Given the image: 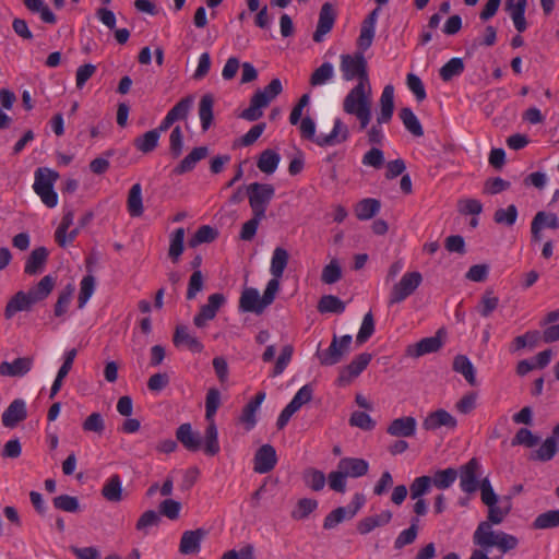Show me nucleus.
<instances>
[{
    "label": "nucleus",
    "mask_w": 559,
    "mask_h": 559,
    "mask_svg": "<svg viewBox=\"0 0 559 559\" xmlns=\"http://www.w3.org/2000/svg\"><path fill=\"white\" fill-rule=\"evenodd\" d=\"M204 453L210 456L216 455L221 448L218 443V431L214 421H210L204 433Z\"/></svg>",
    "instance_id": "nucleus-41"
},
{
    "label": "nucleus",
    "mask_w": 559,
    "mask_h": 559,
    "mask_svg": "<svg viewBox=\"0 0 559 559\" xmlns=\"http://www.w3.org/2000/svg\"><path fill=\"white\" fill-rule=\"evenodd\" d=\"M511 507V498L503 497L496 504L488 507L487 520L485 522H489L492 525L501 524L506 516L510 513Z\"/></svg>",
    "instance_id": "nucleus-32"
},
{
    "label": "nucleus",
    "mask_w": 559,
    "mask_h": 559,
    "mask_svg": "<svg viewBox=\"0 0 559 559\" xmlns=\"http://www.w3.org/2000/svg\"><path fill=\"white\" fill-rule=\"evenodd\" d=\"M357 130V124L350 127L336 117L333 120V128L323 140H347L353 135V131Z\"/></svg>",
    "instance_id": "nucleus-40"
},
{
    "label": "nucleus",
    "mask_w": 559,
    "mask_h": 559,
    "mask_svg": "<svg viewBox=\"0 0 559 559\" xmlns=\"http://www.w3.org/2000/svg\"><path fill=\"white\" fill-rule=\"evenodd\" d=\"M335 17L336 14L333 5L325 2L320 9L317 28L313 33V40L316 43H321L324 36L331 32L335 23Z\"/></svg>",
    "instance_id": "nucleus-13"
},
{
    "label": "nucleus",
    "mask_w": 559,
    "mask_h": 559,
    "mask_svg": "<svg viewBox=\"0 0 559 559\" xmlns=\"http://www.w3.org/2000/svg\"><path fill=\"white\" fill-rule=\"evenodd\" d=\"M480 464L477 459L473 457L467 463L462 465L457 471L460 476V487L466 493H473L478 489L480 481H478V474Z\"/></svg>",
    "instance_id": "nucleus-9"
},
{
    "label": "nucleus",
    "mask_w": 559,
    "mask_h": 559,
    "mask_svg": "<svg viewBox=\"0 0 559 559\" xmlns=\"http://www.w3.org/2000/svg\"><path fill=\"white\" fill-rule=\"evenodd\" d=\"M374 332V319L371 311L364 316L360 329L356 336V342L361 345L366 343Z\"/></svg>",
    "instance_id": "nucleus-56"
},
{
    "label": "nucleus",
    "mask_w": 559,
    "mask_h": 559,
    "mask_svg": "<svg viewBox=\"0 0 559 559\" xmlns=\"http://www.w3.org/2000/svg\"><path fill=\"white\" fill-rule=\"evenodd\" d=\"M394 107V86L389 84L385 85L381 92L377 115H380V119L382 120L385 118L392 119Z\"/></svg>",
    "instance_id": "nucleus-35"
},
{
    "label": "nucleus",
    "mask_w": 559,
    "mask_h": 559,
    "mask_svg": "<svg viewBox=\"0 0 559 559\" xmlns=\"http://www.w3.org/2000/svg\"><path fill=\"white\" fill-rule=\"evenodd\" d=\"M206 532L202 528L194 531H186L181 535L179 551L182 555L197 554L200 551L201 542L205 537Z\"/></svg>",
    "instance_id": "nucleus-22"
},
{
    "label": "nucleus",
    "mask_w": 559,
    "mask_h": 559,
    "mask_svg": "<svg viewBox=\"0 0 559 559\" xmlns=\"http://www.w3.org/2000/svg\"><path fill=\"white\" fill-rule=\"evenodd\" d=\"M352 335L341 337L334 335L330 346L324 350H317V357L322 366H334L338 364L349 352Z\"/></svg>",
    "instance_id": "nucleus-8"
},
{
    "label": "nucleus",
    "mask_w": 559,
    "mask_h": 559,
    "mask_svg": "<svg viewBox=\"0 0 559 559\" xmlns=\"http://www.w3.org/2000/svg\"><path fill=\"white\" fill-rule=\"evenodd\" d=\"M174 344L187 347L192 353H201L203 350L202 343L194 335L190 334L189 330L185 325H178L174 334Z\"/></svg>",
    "instance_id": "nucleus-26"
},
{
    "label": "nucleus",
    "mask_w": 559,
    "mask_h": 559,
    "mask_svg": "<svg viewBox=\"0 0 559 559\" xmlns=\"http://www.w3.org/2000/svg\"><path fill=\"white\" fill-rule=\"evenodd\" d=\"M24 5L32 13H37L40 15L43 22L48 24L56 23V15L49 9V7L45 3L44 0H24Z\"/></svg>",
    "instance_id": "nucleus-43"
},
{
    "label": "nucleus",
    "mask_w": 559,
    "mask_h": 559,
    "mask_svg": "<svg viewBox=\"0 0 559 559\" xmlns=\"http://www.w3.org/2000/svg\"><path fill=\"white\" fill-rule=\"evenodd\" d=\"M318 507V502L314 499L304 498L300 499L296 506V509L292 512V518L295 520H304L310 513H312Z\"/></svg>",
    "instance_id": "nucleus-60"
},
{
    "label": "nucleus",
    "mask_w": 559,
    "mask_h": 559,
    "mask_svg": "<svg viewBox=\"0 0 559 559\" xmlns=\"http://www.w3.org/2000/svg\"><path fill=\"white\" fill-rule=\"evenodd\" d=\"M264 399H265V392L260 391L243 407L242 413L239 417V420H240V423L246 425L247 430H251L255 426V424H257L255 414H257L258 409L260 408Z\"/></svg>",
    "instance_id": "nucleus-27"
},
{
    "label": "nucleus",
    "mask_w": 559,
    "mask_h": 559,
    "mask_svg": "<svg viewBox=\"0 0 559 559\" xmlns=\"http://www.w3.org/2000/svg\"><path fill=\"white\" fill-rule=\"evenodd\" d=\"M204 288V276L200 270H194L188 283L187 299L192 300Z\"/></svg>",
    "instance_id": "nucleus-62"
},
{
    "label": "nucleus",
    "mask_w": 559,
    "mask_h": 559,
    "mask_svg": "<svg viewBox=\"0 0 559 559\" xmlns=\"http://www.w3.org/2000/svg\"><path fill=\"white\" fill-rule=\"evenodd\" d=\"M335 75L334 66L331 62H323L310 76L311 86H323L332 82Z\"/></svg>",
    "instance_id": "nucleus-38"
},
{
    "label": "nucleus",
    "mask_w": 559,
    "mask_h": 559,
    "mask_svg": "<svg viewBox=\"0 0 559 559\" xmlns=\"http://www.w3.org/2000/svg\"><path fill=\"white\" fill-rule=\"evenodd\" d=\"M380 210V202L376 199H364L355 209V214L358 219L366 221L373 217Z\"/></svg>",
    "instance_id": "nucleus-48"
},
{
    "label": "nucleus",
    "mask_w": 559,
    "mask_h": 559,
    "mask_svg": "<svg viewBox=\"0 0 559 559\" xmlns=\"http://www.w3.org/2000/svg\"><path fill=\"white\" fill-rule=\"evenodd\" d=\"M442 346V342L439 337V332L437 335L431 337H425L416 343L414 346H409L407 349L408 355L413 357H420L426 354L436 353Z\"/></svg>",
    "instance_id": "nucleus-29"
},
{
    "label": "nucleus",
    "mask_w": 559,
    "mask_h": 559,
    "mask_svg": "<svg viewBox=\"0 0 559 559\" xmlns=\"http://www.w3.org/2000/svg\"><path fill=\"white\" fill-rule=\"evenodd\" d=\"M302 479L307 487L314 491H320L324 488L325 476L324 474L316 468H307L304 472Z\"/></svg>",
    "instance_id": "nucleus-54"
},
{
    "label": "nucleus",
    "mask_w": 559,
    "mask_h": 559,
    "mask_svg": "<svg viewBox=\"0 0 559 559\" xmlns=\"http://www.w3.org/2000/svg\"><path fill=\"white\" fill-rule=\"evenodd\" d=\"M74 286L72 284H68L60 293L55 305V316L62 317L67 313L68 307L72 300V296L74 293Z\"/></svg>",
    "instance_id": "nucleus-53"
},
{
    "label": "nucleus",
    "mask_w": 559,
    "mask_h": 559,
    "mask_svg": "<svg viewBox=\"0 0 559 559\" xmlns=\"http://www.w3.org/2000/svg\"><path fill=\"white\" fill-rule=\"evenodd\" d=\"M56 285V277L51 275H45L35 286L29 288L27 292L34 301V304H38L45 300L50 293L52 292Z\"/></svg>",
    "instance_id": "nucleus-33"
},
{
    "label": "nucleus",
    "mask_w": 559,
    "mask_h": 559,
    "mask_svg": "<svg viewBox=\"0 0 559 559\" xmlns=\"http://www.w3.org/2000/svg\"><path fill=\"white\" fill-rule=\"evenodd\" d=\"M221 405V393L217 389L211 388L206 393L205 399V418L214 421L213 418Z\"/></svg>",
    "instance_id": "nucleus-55"
},
{
    "label": "nucleus",
    "mask_w": 559,
    "mask_h": 559,
    "mask_svg": "<svg viewBox=\"0 0 559 559\" xmlns=\"http://www.w3.org/2000/svg\"><path fill=\"white\" fill-rule=\"evenodd\" d=\"M417 420L415 417L405 416L393 419L386 428V432L395 438H411L415 436Z\"/></svg>",
    "instance_id": "nucleus-16"
},
{
    "label": "nucleus",
    "mask_w": 559,
    "mask_h": 559,
    "mask_svg": "<svg viewBox=\"0 0 559 559\" xmlns=\"http://www.w3.org/2000/svg\"><path fill=\"white\" fill-rule=\"evenodd\" d=\"M34 305L29 294L20 290L8 301L4 309V317L11 319L16 312L29 311Z\"/></svg>",
    "instance_id": "nucleus-24"
},
{
    "label": "nucleus",
    "mask_w": 559,
    "mask_h": 559,
    "mask_svg": "<svg viewBox=\"0 0 559 559\" xmlns=\"http://www.w3.org/2000/svg\"><path fill=\"white\" fill-rule=\"evenodd\" d=\"M213 106V96L211 94L203 95L199 104V118L201 121V127L204 131L207 130L212 123Z\"/></svg>",
    "instance_id": "nucleus-42"
},
{
    "label": "nucleus",
    "mask_w": 559,
    "mask_h": 559,
    "mask_svg": "<svg viewBox=\"0 0 559 559\" xmlns=\"http://www.w3.org/2000/svg\"><path fill=\"white\" fill-rule=\"evenodd\" d=\"M194 104V96L188 95L181 98L165 116L160 122L162 130H168L174 123L185 120L192 109Z\"/></svg>",
    "instance_id": "nucleus-12"
},
{
    "label": "nucleus",
    "mask_w": 559,
    "mask_h": 559,
    "mask_svg": "<svg viewBox=\"0 0 559 559\" xmlns=\"http://www.w3.org/2000/svg\"><path fill=\"white\" fill-rule=\"evenodd\" d=\"M27 417L26 404L23 400H14L3 412L1 421L7 428H14Z\"/></svg>",
    "instance_id": "nucleus-17"
},
{
    "label": "nucleus",
    "mask_w": 559,
    "mask_h": 559,
    "mask_svg": "<svg viewBox=\"0 0 559 559\" xmlns=\"http://www.w3.org/2000/svg\"><path fill=\"white\" fill-rule=\"evenodd\" d=\"M95 290V278L93 275H86L81 281L78 306L82 309Z\"/></svg>",
    "instance_id": "nucleus-59"
},
{
    "label": "nucleus",
    "mask_w": 559,
    "mask_h": 559,
    "mask_svg": "<svg viewBox=\"0 0 559 559\" xmlns=\"http://www.w3.org/2000/svg\"><path fill=\"white\" fill-rule=\"evenodd\" d=\"M253 461V469L255 473L266 474L271 472L277 463V455L274 447L271 444H263L255 452Z\"/></svg>",
    "instance_id": "nucleus-14"
},
{
    "label": "nucleus",
    "mask_w": 559,
    "mask_h": 559,
    "mask_svg": "<svg viewBox=\"0 0 559 559\" xmlns=\"http://www.w3.org/2000/svg\"><path fill=\"white\" fill-rule=\"evenodd\" d=\"M267 306L264 305L263 298L258 289L249 287L245 288L239 298V310L242 312H253L261 314Z\"/></svg>",
    "instance_id": "nucleus-15"
},
{
    "label": "nucleus",
    "mask_w": 559,
    "mask_h": 559,
    "mask_svg": "<svg viewBox=\"0 0 559 559\" xmlns=\"http://www.w3.org/2000/svg\"><path fill=\"white\" fill-rule=\"evenodd\" d=\"M558 452V443L555 438H547L536 450L535 459L542 462L550 461Z\"/></svg>",
    "instance_id": "nucleus-57"
},
{
    "label": "nucleus",
    "mask_w": 559,
    "mask_h": 559,
    "mask_svg": "<svg viewBox=\"0 0 559 559\" xmlns=\"http://www.w3.org/2000/svg\"><path fill=\"white\" fill-rule=\"evenodd\" d=\"M342 109L357 121V131H365L372 119V87L371 85L353 86L345 95Z\"/></svg>",
    "instance_id": "nucleus-2"
},
{
    "label": "nucleus",
    "mask_w": 559,
    "mask_h": 559,
    "mask_svg": "<svg viewBox=\"0 0 559 559\" xmlns=\"http://www.w3.org/2000/svg\"><path fill=\"white\" fill-rule=\"evenodd\" d=\"M423 282V275L418 271L406 272L403 274L401 280L395 283L389 295L388 304L389 306L401 304L406 298L415 293V290L420 286Z\"/></svg>",
    "instance_id": "nucleus-6"
},
{
    "label": "nucleus",
    "mask_w": 559,
    "mask_h": 559,
    "mask_svg": "<svg viewBox=\"0 0 559 559\" xmlns=\"http://www.w3.org/2000/svg\"><path fill=\"white\" fill-rule=\"evenodd\" d=\"M399 118L402 121L405 130L414 138H420L424 135L423 126L418 117L409 107H403L400 109Z\"/></svg>",
    "instance_id": "nucleus-31"
},
{
    "label": "nucleus",
    "mask_w": 559,
    "mask_h": 559,
    "mask_svg": "<svg viewBox=\"0 0 559 559\" xmlns=\"http://www.w3.org/2000/svg\"><path fill=\"white\" fill-rule=\"evenodd\" d=\"M371 359L372 356L369 353H361L356 356L346 367L340 371L337 383L340 385L348 384L367 368Z\"/></svg>",
    "instance_id": "nucleus-11"
},
{
    "label": "nucleus",
    "mask_w": 559,
    "mask_h": 559,
    "mask_svg": "<svg viewBox=\"0 0 559 559\" xmlns=\"http://www.w3.org/2000/svg\"><path fill=\"white\" fill-rule=\"evenodd\" d=\"M176 438L188 451L195 452L201 448V438L198 432L192 430L189 423L177 428Z\"/></svg>",
    "instance_id": "nucleus-28"
},
{
    "label": "nucleus",
    "mask_w": 559,
    "mask_h": 559,
    "mask_svg": "<svg viewBox=\"0 0 559 559\" xmlns=\"http://www.w3.org/2000/svg\"><path fill=\"white\" fill-rule=\"evenodd\" d=\"M559 526V510H549L540 513L533 522L535 530H548Z\"/></svg>",
    "instance_id": "nucleus-51"
},
{
    "label": "nucleus",
    "mask_w": 559,
    "mask_h": 559,
    "mask_svg": "<svg viewBox=\"0 0 559 559\" xmlns=\"http://www.w3.org/2000/svg\"><path fill=\"white\" fill-rule=\"evenodd\" d=\"M53 507L66 512H76L80 508L76 497L69 495H60L53 498Z\"/></svg>",
    "instance_id": "nucleus-64"
},
{
    "label": "nucleus",
    "mask_w": 559,
    "mask_h": 559,
    "mask_svg": "<svg viewBox=\"0 0 559 559\" xmlns=\"http://www.w3.org/2000/svg\"><path fill=\"white\" fill-rule=\"evenodd\" d=\"M283 86L280 79H273L263 88L257 91L250 99V105L241 112V118L248 121H255L263 115V109L282 93Z\"/></svg>",
    "instance_id": "nucleus-4"
},
{
    "label": "nucleus",
    "mask_w": 559,
    "mask_h": 559,
    "mask_svg": "<svg viewBox=\"0 0 559 559\" xmlns=\"http://www.w3.org/2000/svg\"><path fill=\"white\" fill-rule=\"evenodd\" d=\"M288 252L284 248L277 247L273 251L270 272L274 277H282L288 263Z\"/></svg>",
    "instance_id": "nucleus-44"
},
{
    "label": "nucleus",
    "mask_w": 559,
    "mask_h": 559,
    "mask_svg": "<svg viewBox=\"0 0 559 559\" xmlns=\"http://www.w3.org/2000/svg\"><path fill=\"white\" fill-rule=\"evenodd\" d=\"M247 194L252 213L265 216L267 205L275 194V189L270 183L253 182L247 187Z\"/></svg>",
    "instance_id": "nucleus-7"
},
{
    "label": "nucleus",
    "mask_w": 559,
    "mask_h": 559,
    "mask_svg": "<svg viewBox=\"0 0 559 559\" xmlns=\"http://www.w3.org/2000/svg\"><path fill=\"white\" fill-rule=\"evenodd\" d=\"M127 209L132 217H139L143 214L142 187L134 183L128 193Z\"/></svg>",
    "instance_id": "nucleus-37"
},
{
    "label": "nucleus",
    "mask_w": 559,
    "mask_h": 559,
    "mask_svg": "<svg viewBox=\"0 0 559 559\" xmlns=\"http://www.w3.org/2000/svg\"><path fill=\"white\" fill-rule=\"evenodd\" d=\"M499 306V298L492 289H486L477 305V311L483 318H488Z\"/></svg>",
    "instance_id": "nucleus-45"
},
{
    "label": "nucleus",
    "mask_w": 559,
    "mask_h": 559,
    "mask_svg": "<svg viewBox=\"0 0 559 559\" xmlns=\"http://www.w3.org/2000/svg\"><path fill=\"white\" fill-rule=\"evenodd\" d=\"M346 477H361L368 473L369 464L366 460L359 457H343L337 463Z\"/></svg>",
    "instance_id": "nucleus-23"
},
{
    "label": "nucleus",
    "mask_w": 559,
    "mask_h": 559,
    "mask_svg": "<svg viewBox=\"0 0 559 559\" xmlns=\"http://www.w3.org/2000/svg\"><path fill=\"white\" fill-rule=\"evenodd\" d=\"M33 364L34 359L32 357H19L12 362L2 361L0 364V376L23 377L31 371Z\"/></svg>",
    "instance_id": "nucleus-20"
},
{
    "label": "nucleus",
    "mask_w": 559,
    "mask_h": 559,
    "mask_svg": "<svg viewBox=\"0 0 559 559\" xmlns=\"http://www.w3.org/2000/svg\"><path fill=\"white\" fill-rule=\"evenodd\" d=\"M473 543L478 549L473 550L469 559H502V557L489 558L490 548L497 547L506 554L518 547L519 540L515 536L502 531H493L489 522H480L473 534Z\"/></svg>",
    "instance_id": "nucleus-1"
},
{
    "label": "nucleus",
    "mask_w": 559,
    "mask_h": 559,
    "mask_svg": "<svg viewBox=\"0 0 559 559\" xmlns=\"http://www.w3.org/2000/svg\"><path fill=\"white\" fill-rule=\"evenodd\" d=\"M464 69L465 66L462 58L454 57L440 68L439 74L443 82H449L460 76L464 72Z\"/></svg>",
    "instance_id": "nucleus-39"
},
{
    "label": "nucleus",
    "mask_w": 559,
    "mask_h": 559,
    "mask_svg": "<svg viewBox=\"0 0 559 559\" xmlns=\"http://www.w3.org/2000/svg\"><path fill=\"white\" fill-rule=\"evenodd\" d=\"M340 72L345 82L356 81L354 86L371 85L368 62L361 51L342 53L340 56Z\"/></svg>",
    "instance_id": "nucleus-3"
},
{
    "label": "nucleus",
    "mask_w": 559,
    "mask_h": 559,
    "mask_svg": "<svg viewBox=\"0 0 559 559\" xmlns=\"http://www.w3.org/2000/svg\"><path fill=\"white\" fill-rule=\"evenodd\" d=\"M102 496L108 502L117 503L123 499L122 483L118 474L111 475L102 488Z\"/></svg>",
    "instance_id": "nucleus-30"
},
{
    "label": "nucleus",
    "mask_w": 559,
    "mask_h": 559,
    "mask_svg": "<svg viewBox=\"0 0 559 559\" xmlns=\"http://www.w3.org/2000/svg\"><path fill=\"white\" fill-rule=\"evenodd\" d=\"M518 218V209L514 204L509 205L507 209H498L493 214V221L497 224L512 226Z\"/></svg>",
    "instance_id": "nucleus-58"
},
{
    "label": "nucleus",
    "mask_w": 559,
    "mask_h": 559,
    "mask_svg": "<svg viewBox=\"0 0 559 559\" xmlns=\"http://www.w3.org/2000/svg\"><path fill=\"white\" fill-rule=\"evenodd\" d=\"M280 163V155L272 150H265L261 153L257 166L258 168L267 175L273 174Z\"/></svg>",
    "instance_id": "nucleus-49"
},
{
    "label": "nucleus",
    "mask_w": 559,
    "mask_h": 559,
    "mask_svg": "<svg viewBox=\"0 0 559 559\" xmlns=\"http://www.w3.org/2000/svg\"><path fill=\"white\" fill-rule=\"evenodd\" d=\"M392 512L390 510H383L379 514L366 516L357 523V531L361 535H366L377 527L389 524L392 520Z\"/></svg>",
    "instance_id": "nucleus-25"
},
{
    "label": "nucleus",
    "mask_w": 559,
    "mask_h": 559,
    "mask_svg": "<svg viewBox=\"0 0 559 559\" xmlns=\"http://www.w3.org/2000/svg\"><path fill=\"white\" fill-rule=\"evenodd\" d=\"M183 240H185V229L182 227L177 228L170 235L168 257L173 260L174 263L178 262L180 255L183 252Z\"/></svg>",
    "instance_id": "nucleus-50"
},
{
    "label": "nucleus",
    "mask_w": 559,
    "mask_h": 559,
    "mask_svg": "<svg viewBox=\"0 0 559 559\" xmlns=\"http://www.w3.org/2000/svg\"><path fill=\"white\" fill-rule=\"evenodd\" d=\"M318 311L320 313H343L345 304L334 295H324L318 302Z\"/></svg>",
    "instance_id": "nucleus-46"
},
{
    "label": "nucleus",
    "mask_w": 559,
    "mask_h": 559,
    "mask_svg": "<svg viewBox=\"0 0 559 559\" xmlns=\"http://www.w3.org/2000/svg\"><path fill=\"white\" fill-rule=\"evenodd\" d=\"M58 178L59 174L49 168H38L35 171L34 191L48 207H55L58 203V195L53 191V183Z\"/></svg>",
    "instance_id": "nucleus-5"
},
{
    "label": "nucleus",
    "mask_w": 559,
    "mask_h": 559,
    "mask_svg": "<svg viewBox=\"0 0 559 559\" xmlns=\"http://www.w3.org/2000/svg\"><path fill=\"white\" fill-rule=\"evenodd\" d=\"M218 233L216 229L209 225H203L198 228L193 237L189 240V246L194 248L201 243H209L216 239Z\"/></svg>",
    "instance_id": "nucleus-52"
},
{
    "label": "nucleus",
    "mask_w": 559,
    "mask_h": 559,
    "mask_svg": "<svg viewBox=\"0 0 559 559\" xmlns=\"http://www.w3.org/2000/svg\"><path fill=\"white\" fill-rule=\"evenodd\" d=\"M457 474L453 467L437 471L431 477V484L438 489H448L456 480Z\"/></svg>",
    "instance_id": "nucleus-47"
},
{
    "label": "nucleus",
    "mask_w": 559,
    "mask_h": 559,
    "mask_svg": "<svg viewBox=\"0 0 559 559\" xmlns=\"http://www.w3.org/2000/svg\"><path fill=\"white\" fill-rule=\"evenodd\" d=\"M506 10L509 13L515 29L523 33L527 28L525 10L527 0H506Z\"/></svg>",
    "instance_id": "nucleus-18"
},
{
    "label": "nucleus",
    "mask_w": 559,
    "mask_h": 559,
    "mask_svg": "<svg viewBox=\"0 0 559 559\" xmlns=\"http://www.w3.org/2000/svg\"><path fill=\"white\" fill-rule=\"evenodd\" d=\"M49 252L45 247L35 248L26 259L24 273L34 276L44 272Z\"/></svg>",
    "instance_id": "nucleus-19"
},
{
    "label": "nucleus",
    "mask_w": 559,
    "mask_h": 559,
    "mask_svg": "<svg viewBox=\"0 0 559 559\" xmlns=\"http://www.w3.org/2000/svg\"><path fill=\"white\" fill-rule=\"evenodd\" d=\"M207 153L209 151L206 146L194 147L174 169V173L182 175L191 171L198 162L206 157Z\"/></svg>",
    "instance_id": "nucleus-34"
},
{
    "label": "nucleus",
    "mask_w": 559,
    "mask_h": 559,
    "mask_svg": "<svg viewBox=\"0 0 559 559\" xmlns=\"http://www.w3.org/2000/svg\"><path fill=\"white\" fill-rule=\"evenodd\" d=\"M82 428L86 432H95L102 435L105 430V420L99 413H92L82 424Z\"/></svg>",
    "instance_id": "nucleus-63"
},
{
    "label": "nucleus",
    "mask_w": 559,
    "mask_h": 559,
    "mask_svg": "<svg viewBox=\"0 0 559 559\" xmlns=\"http://www.w3.org/2000/svg\"><path fill=\"white\" fill-rule=\"evenodd\" d=\"M342 278V269L337 260H332L322 270L321 281L324 284L331 285L338 282Z\"/></svg>",
    "instance_id": "nucleus-61"
},
{
    "label": "nucleus",
    "mask_w": 559,
    "mask_h": 559,
    "mask_svg": "<svg viewBox=\"0 0 559 559\" xmlns=\"http://www.w3.org/2000/svg\"><path fill=\"white\" fill-rule=\"evenodd\" d=\"M452 368L455 372L461 373L471 385L476 384V370L467 356L456 355Z\"/></svg>",
    "instance_id": "nucleus-36"
},
{
    "label": "nucleus",
    "mask_w": 559,
    "mask_h": 559,
    "mask_svg": "<svg viewBox=\"0 0 559 559\" xmlns=\"http://www.w3.org/2000/svg\"><path fill=\"white\" fill-rule=\"evenodd\" d=\"M456 425V419L445 409L430 413L423 421V428L428 431L436 430L442 426L454 429Z\"/></svg>",
    "instance_id": "nucleus-21"
},
{
    "label": "nucleus",
    "mask_w": 559,
    "mask_h": 559,
    "mask_svg": "<svg viewBox=\"0 0 559 559\" xmlns=\"http://www.w3.org/2000/svg\"><path fill=\"white\" fill-rule=\"evenodd\" d=\"M226 298L221 293H215L209 296L207 302L200 308L198 314L193 318V323L198 328H203L206 323L216 317L219 308L225 304Z\"/></svg>",
    "instance_id": "nucleus-10"
}]
</instances>
